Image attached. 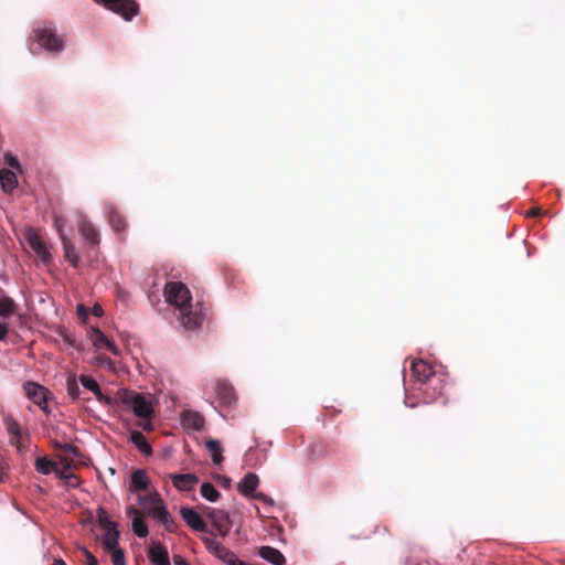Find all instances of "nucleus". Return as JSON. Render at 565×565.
I'll list each match as a JSON object with an SVG mask.
<instances>
[{
	"label": "nucleus",
	"instance_id": "6",
	"mask_svg": "<svg viewBox=\"0 0 565 565\" xmlns=\"http://www.w3.org/2000/svg\"><path fill=\"white\" fill-rule=\"evenodd\" d=\"M445 387V375L436 373L424 385L418 386V390L423 393L426 402L431 403L444 396Z\"/></svg>",
	"mask_w": 565,
	"mask_h": 565
},
{
	"label": "nucleus",
	"instance_id": "15",
	"mask_svg": "<svg viewBox=\"0 0 565 565\" xmlns=\"http://www.w3.org/2000/svg\"><path fill=\"white\" fill-rule=\"evenodd\" d=\"M127 515L132 516V531L138 537H146L149 533L148 526L140 513V511L135 508L134 505H130L127 509Z\"/></svg>",
	"mask_w": 565,
	"mask_h": 565
},
{
	"label": "nucleus",
	"instance_id": "26",
	"mask_svg": "<svg viewBox=\"0 0 565 565\" xmlns=\"http://www.w3.org/2000/svg\"><path fill=\"white\" fill-rule=\"evenodd\" d=\"M130 440L141 454L146 456H150L152 454V448L150 444L147 441L146 437L142 435V433L138 430L131 431Z\"/></svg>",
	"mask_w": 565,
	"mask_h": 565
},
{
	"label": "nucleus",
	"instance_id": "22",
	"mask_svg": "<svg viewBox=\"0 0 565 565\" xmlns=\"http://www.w3.org/2000/svg\"><path fill=\"white\" fill-rule=\"evenodd\" d=\"M182 424L184 427L201 430L204 427V418L198 412L186 411L182 414Z\"/></svg>",
	"mask_w": 565,
	"mask_h": 565
},
{
	"label": "nucleus",
	"instance_id": "3",
	"mask_svg": "<svg viewBox=\"0 0 565 565\" xmlns=\"http://www.w3.org/2000/svg\"><path fill=\"white\" fill-rule=\"evenodd\" d=\"M98 525L105 531L102 540V545L105 551L114 550L118 546L119 531L117 530V523L111 521L107 511L99 507L96 512Z\"/></svg>",
	"mask_w": 565,
	"mask_h": 565
},
{
	"label": "nucleus",
	"instance_id": "7",
	"mask_svg": "<svg viewBox=\"0 0 565 565\" xmlns=\"http://www.w3.org/2000/svg\"><path fill=\"white\" fill-rule=\"evenodd\" d=\"M205 514L211 520L212 525L215 527V530L222 537L228 535L232 527V521L230 514L226 511L214 508H207Z\"/></svg>",
	"mask_w": 565,
	"mask_h": 565
},
{
	"label": "nucleus",
	"instance_id": "25",
	"mask_svg": "<svg viewBox=\"0 0 565 565\" xmlns=\"http://www.w3.org/2000/svg\"><path fill=\"white\" fill-rule=\"evenodd\" d=\"M64 257L65 259L72 264L73 267H77L79 263V255L76 252V248L72 241L68 237H63L62 241Z\"/></svg>",
	"mask_w": 565,
	"mask_h": 565
},
{
	"label": "nucleus",
	"instance_id": "51",
	"mask_svg": "<svg viewBox=\"0 0 565 565\" xmlns=\"http://www.w3.org/2000/svg\"><path fill=\"white\" fill-rule=\"evenodd\" d=\"M102 312H103V309H102L99 306H95V307H94V313H95L96 316L102 315Z\"/></svg>",
	"mask_w": 565,
	"mask_h": 565
},
{
	"label": "nucleus",
	"instance_id": "8",
	"mask_svg": "<svg viewBox=\"0 0 565 565\" xmlns=\"http://www.w3.org/2000/svg\"><path fill=\"white\" fill-rule=\"evenodd\" d=\"M411 371L413 377L420 385H424L429 377L434 376L437 372L433 365L424 360H415L412 362Z\"/></svg>",
	"mask_w": 565,
	"mask_h": 565
},
{
	"label": "nucleus",
	"instance_id": "1",
	"mask_svg": "<svg viewBox=\"0 0 565 565\" xmlns=\"http://www.w3.org/2000/svg\"><path fill=\"white\" fill-rule=\"evenodd\" d=\"M164 296L169 303L178 310V319L188 330H194L201 327L207 308L200 301L195 306L191 305V292L181 281H170L166 284Z\"/></svg>",
	"mask_w": 565,
	"mask_h": 565
},
{
	"label": "nucleus",
	"instance_id": "12",
	"mask_svg": "<svg viewBox=\"0 0 565 565\" xmlns=\"http://www.w3.org/2000/svg\"><path fill=\"white\" fill-rule=\"evenodd\" d=\"M216 395L223 406H232L236 402L234 387L226 381H217Z\"/></svg>",
	"mask_w": 565,
	"mask_h": 565
},
{
	"label": "nucleus",
	"instance_id": "33",
	"mask_svg": "<svg viewBox=\"0 0 565 565\" xmlns=\"http://www.w3.org/2000/svg\"><path fill=\"white\" fill-rule=\"evenodd\" d=\"M35 468L42 475H50L51 472L56 471L57 466L54 461L43 457L36 459Z\"/></svg>",
	"mask_w": 565,
	"mask_h": 565
},
{
	"label": "nucleus",
	"instance_id": "18",
	"mask_svg": "<svg viewBox=\"0 0 565 565\" xmlns=\"http://www.w3.org/2000/svg\"><path fill=\"white\" fill-rule=\"evenodd\" d=\"M79 233L90 246H97L99 244V233L94 225L87 220L79 222Z\"/></svg>",
	"mask_w": 565,
	"mask_h": 565
},
{
	"label": "nucleus",
	"instance_id": "20",
	"mask_svg": "<svg viewBox=\"0 0 565 565\" xmlns=\"http://www.w3.org/2000/svg\"><path fill=\"white\" fill-rule=\"evenodd\" d=\"M149 483L150 480L147 472L142 469H138L131 475L129 488L131 491H145L147 490Z\"/></svg>",
	"mask_w": 565,
	"mask_h": 565
},
{
	"label": "nucleus",
	"instance_id": "29",
	"mask_svg": "<svg viewBox=\"0 0 565 565\" xmlns=\"http://www.w3.org/2000/svg\"><path fill=\"white\" fill-rule=\"evenodd\" d=\"M202 542L204 543L206 550L211 554L216 556L218 559L221 558V556L224 555V553L227 550V547H225L221 542H217L214 539L209 537V536L202 537Z\"/></svg>",
	"mask_w": 565,
	"mask_h": 565
},
{
	"label": "nucleus",
	"instance_id": "24",
	"mask_svg": "<svg viewBox=\"0 0 565 565\" xmlns=\"http://www.w3.org/2000/svg\"><path fill=\"white\" fill-rule=\"evenodd\" d=\"M108 222L116 233L125 232L127 228L126 218L114 206L108 209Z\"/></svg>",
	"mask_w": 565,
	"mask_h": 565
},
{
	"label": "nucleus",
	"instance_id": "2",
	"mask_svg": "<svg viewBox=\"0 0 565 565\" xmlns=\"http://www.w3.org/2000/svg\"><path fill=\"white\" fill-rule=\"evenodd\" d=\"M117 398L122 405L129 407L140 419H147L153 415L151 402L140 393L126 388L119 390Z\"/></svg>",
	"mask_w": 565,
	"mask_h": 565
},
{
	"label": "nucleus",
	"instance_id": "19",
	"mask_svg": "<svg viewBox=\"0 0 565 565\" xmlns=\"http://www.w3.org/2000/svg\"><path fill=\"white\" fill-rule=\"evenodd\" d=\"M258 554L263 559L274 565H284L286 562V558L282 555V553L279 550L271 546H262L259 548Z\"/></svg>",
	"mask_w": 565,
	"mask_h": 565
},
{
	"label": "nucleus",
	"instance_id": "45",
	"mask_svg": "<svg viewBox=\"0 0 565 565\" xmlns=\"http://www.w3.org/2000/svg\"><path fill=\"white\" fill-rule=\"evenodd\" d=\"M173 563H174V565H190L188 563V561L184 557H182L181 555H174Z\"/></svg>",
	"mask_w": 565,
	"mask_h": 565
},
{
	"label": "nucleus",
	"instance_id": "38",
	"mask_svg": "<svg viewBox=\"0 0 565 565\" xmlns=\"http://www.w3.org/2000/svg\"><path fill=\"white\" fill-rule=\"evenodd\" d=\"M111 555V562L114 565H126V557L124 551L116 546L114 550H107Z\"/></svg>",
	"mask_w": 565,
	"mask_h": 565
},
{
	"label": "nucleus",
	"instance_id": "40",
	"mask_svg": "<svg viewBox=\"0 0 565 565\" xmlns=\"http://www.w3.org/2000/svg\"><path fill=\"white\" fill-rule=\"evenodd\" d=\"M226 565H246L245 562L241 561L234 552L231 550H226L223 556L220 558Z\"/></svg>",
	"mask_w": 565,
	"mask_h": 565
},
{
	"label": "nucleus",
	"instance_id": "32",
	"mask_svg": "<svg viewBox=\"0 0 565 565\" xmlns=\"http://www.w3.org/2000/svg\"><path fill=\"white\" fill-rule=\"evenodd\" d=\"M17 303L14 300L10 297H2L0 298V317L8 318L15 313L17 311Z\"/></svg>",
	"mask_w": 565,
	"mask_h": 565
},
{
	"label": "nucleus",
	"instance_id": "31",
	"mask_svg": "<svg viewBox=\"0 0 565 565\" xmlns=\"http://www.w3.org/2000/svg\"><path fill=\"white\" fill-rule=\"evenodd\" d=\"M205 446L211 454L212 461L215 465H220L223 461V456H222L223 449H222L220 441L215 440V439H209L205 443Z\"/></svg>",
	"mask_w": 565,
	"mask_h": 565
},
{
	"label": "nucleus",
	"instance_id": "27",
	"mask_svg": "<svg viewBox=\"0 0 565 565\" xmlns=\"http://www.w3.org/2000/svg\"><path fill=\"white\" fill-rule=\"evenodd\" d=\"M29 244L31 246V248L44 260L46 262L51 255L47 250V248L45 247L44 243L41 241V238L35 235V234H32L29 236Z\"/></svg>",
	"mask_w": 565,
	"mask_h": 565
},
{
	"label": "nucleus",
	"instance_id": "53",
	"mask_svg": "<svg viewBox=\"0 0 565 565\" xmlns=\"http://www.w3.org/2000/svg\"><path fill=\"white\" fill-rule=\"evenodd\" d=\"M92 522H93V516L90 515L88 520L83 522V524L87 525V524H92Z\"/></svg>",
	"mask_w": 565,
	"mask_h": 565
},
{
	"label": "nucleus",
	"instance_id": "17",
	"mask_svg": "<svg viewBox=\"0 0 565 565\" xmlns=\"http://www.w3.org/2000/svg\"><path fill=\"white\" fill-rule=\"evenodd\" d=\"M173 486L180 491H190L199 482V478L194 473L171 475Z\"/></svg>",
	"mask_w": 565,
	"mask_h": 565
},
{
	"label": "nucleus",
	"instance_id": "23",
	"mask_svg": "<svg viewBox=\"0 0 565 565\" xmlns=\"http://www.w3.org/2000/svg\"><path fill=\"white\" fill-rule=\"evenodd\" d=\"M258 476L253 472H248L244 476L243 480L238 483L237 488L243 495H250L258 487Z\"/></svg>",
	"mask_w": 565,
	"mask_h": 565
},
{
	"label": "nucleus",
	"instance_id": "11",
	"mask_svg": "<svg viewBox=\"0 0 565 565\" xmlns=\"http://www.w3.org/2000/svg\"><path fill=\"white\" fill-rule=\"evenodd\" d=\"M24 391L34 404L44 409L47 399V390L45 387L34 382H28L24 384Z\"/></svg>",
	"mask_w": 565,
	"mask_h": 565
},
{
	"label": "nucleus",
	"instance_id": "9",
	"mask_svg": "<svg viewBox=\"0 0 565 565\" xmlns=\"http://www.w3.org/2000/svg\"><path fill=\"white\" fill-rule=\"evenodd\" d=\"M146 513L152 516L153 519L158 520L166 527L167 531L173 532L175 530V522L168 512L162 500L160 503L154 504V507L149 508Z\"/></svg>",
	"mask_w": 565,
	"mask_h": 565
},
{
	"label": "nucleus",
	"instance_id": "39",
	"mask_svg": "<svg viewBox=\"0 0 565 565\" xmlns=\"http://www.w3.org/2000/svg\"><path fill=\"white\" fill-rule=\"evenodd\" d=\"M67 394L74 401L79 398L81 390L75 377H68L67 380Z\"/></svg>",
	"mask_w": 565,
	"mask_h": 565
},
{
	"label": "nucleus",
	"instance_id": "28",
	"mask_svg": "<svg viewBox=\"0 0 565 565\" xmlns=\"http://www.w3.org/2000/svg\"><path fill=\"white\" fill-rule=\"evenodd\" d=\"M202 542L204 543L206 550L211 554L216 556L218 559L221 558V556L224 555V553L227 550V547H225L221 542H217L214 539L209 537V536L202 537Z\"/></svg>",
	"mask_w": 565,
	"mask_h": 565
},
{
	"label": "nucleus",
	"instance_id": "30",
	"mask_svg": "<svg viewBox=\"0 0 565 565\" xmlns=\"http://www.w3.org/2000/svg\"><path fill=\"white\" fill-rule=\"evenodd\" d=\"M202 542L204 543L206 550L211 554L216 556L218 559L221 558V556L224 555V553L227 550V547H225L221 542H217L214 539L209 537V536L202 537Z\"/></svg>",
	"mask_w": 565,
	"mask_h": 565
},
{
	"label": "nucleus",
	"instance_id": "4",
	"mask_svg": "<svg viewBox=\"0 0 565 565\" xmlns=\"http://www.w3.org/2000/svg\"><path fill=\"white\" fill-rule=\"evenodd\" d=\"M35 41L40 47L51 52L60 53L65 47V40L52 28L43 26L34 30Z\"/></svg>",
	"mask_w": 565,
	"mask_h": 565
},
{
	"label": "nucleus",
	"instance_id": "13",
	"mask_svg": "<svg viewBox=\"0 0 565 565\" xmlns=\"http://www.w3.org/2000/svg\"><path fill=\"white\" fill-rule=\"evenodd\" d=\"M90 340L96 349H106L115 355L119 354L117 345L110 341L99 329L92 328Z\"/></svg>",
	"mask_w": 565,
	"mask_h": 565
},
{
	"label": "nucleus",
	"instance_id": "44",
	"mask_svg": "<svg viewBox=\"0 0 565 565\" xmlns=\"http://www.w3.org/2000/svg\"><path fill=\"white\" fill-rule=\"evenodd\" d=\"M139 426L146 430V431H150L153 429V425L151 423V417H148L147 419H141Z\"/></svg>",
	"mask_w": 565,
	"mask_h": 565
},
{
	"label": "nucleus",
	"instance_id": "5",
	"mask_svg": "<svg viewBox=\"0 0 565 565\" xmlns=\"http://www.w3.org/2000/svg\"><path fill=\"white\" fill-rule=\"evenodd\" d=\"M103 4L106 9L121 15L125 20L130 21L138 14L139 6L135 0H95Z\"/></svg>",
	"mask_w": 565,
	"mask_h": 565
},
{
	"label": "nucleus",
	"instance_id": "21",
	"mask_svg": "<svg viewBox=\"0 0 565 565\" xmlns=\"http://www.w3.org/2000/svg\"><path fill=\"white\" fill-rule=\"evenodd\" d=\"M0 183L3 192L12 193L13 190L18 186V178L17 174L10 169H1L0 170Z\"/></svg>",
	"mask_w": 565,
	"mask_h": 565
},
{
	"label": "nucleus",
	"instance_id": "37",
	"mask_svg": "<svg viewBox=\"0 0 565 565\" xmlns=\"http://www.w3.org/2000/svg\"><path fill=\"white\" fill-rule=\"evenodd\" d=\"M54 446H55L56 449H58V450H61V451H63L65 454H71V455H73L74 457H77V458L81 457L79 448L76 447L73 444H67V443L61 444V443L56 441L54 444Z\"/></svg>",
	"mask_w": 565,
	"mask_h": 565
},
{
	"label": "nucleus",
	"instance_id": "50",
	"mask_svg": "<svg viewBox=\"0 0 565 565\" xmlns=\"http://www.w3.org/2000/svg\"><path fill=\"white\" fill-rule=\"evenodd\" d=\"M221 479H222V486L225 488H228L231 484V480L226 477H221Z\"/></svg>",
	"mask_w": 565,
	"mask_h": 565
},
{
	"label": "nucleus",
	"instance_id": "10",
	"mask_svg": "<svg viewBox=\"0 0 565 565\" xmlns=\"http://www.w3.org/2000/svg\"><path fill=\"white\" fill-rule=\"evenodd\" d=\"M180 514L186 525L192 530L196 532H209L206 522L194 509L188 507L181 508Z\"/></svg>",
	"mask_w": 565,
	"mask_h": 565
},
{
	"label": "nucleus",
	"instance_id": "35",
	"mask_svg": "<svg viewBox=\"0 0 565 565\" xmlns=\"http://www.w3.org/2000/svg\"><path fill=\"white\" fill-rule=\"evenodd\" d=\"M4 425L8 434L12 439H18L21 437V428L19 423L11 416L4 418Z\"/></svg>",
	"mask_w": 565,
	"mask_h": 565
},
{
	"label": "nucleus",
	"instance_id": "42",
	"mask_svg": "<svg viewBox=\"0 0 565 565\" xmlns=\"http://www.w3.org/2000/svg\"><path fill=\"white\" fill-rule=\"evenodd\" d=\"M86 565H99L97 558L85 547L82 548Z\"/></svg>",
	"mask_w": 565,
	"mask_h": 565
},
{
	"label": "nucleus",
	"instance_id": "49",
	"mask_svg": "<svg viewBox=\"0 0 565 565\" xmlns=\"http://www.w3.org/2000/svg\"><path fill=\"white\" fill-rule=\"evenodd\" d=\"M254 498L258 499L260 501H264V502H268L269 501L268 498L264 493H256V494H254Z\"/></svg>",
	"mask_w": 565,
	"mask_h": 565
},
{
	"label": "nucleus",
	"instance_id": "41",
	"mask_svg": "<svg viewBox=\"0 0 565 565\" xmlns=\"http://www.w3.org/2000/svg\"><path fill=\"white\" fill-rule=\"evenodd\" d=\"M54 223H55V227L58 233V236H60L61 241H63V237H67L64 233L65 221L62 217H55Z\"/></svg>",
	"mask_w": 565,
	"mask_h": 565
},
{
	"label": "nucleus",
	"instance_id": "54",
	"mask_svg": "<svg viewBox=\"0 0 565 565\" xmlns=\"http://www.w3.org/2000/svg\"><path fill=\"white\" fill-rule=\"evenodd\" d=\"M562 565H565V562Z\"/></svg>",
	"mask_w": 565,
	"mask_h": 565
},
{
	"label": "nucleus",
	"instance_id": "34",
	"mask_svg": "<svg viewBox=\"0 0 565 565\" xmlns=\"http://www.w3.org/2000/svg\"><path fill=\"white\" fill-rule=\"evenodd\" d=\"M201 494L204 499L210 502H216L220 499V492L215 489V487L210 482H204L201 486Z\"/></svg>",
	"mask_w": 565,
	"mask_h": 565
},
{
	"label": "nucleus",
	"instance_id": "43",
	"mask_svg": "<svg viewBox=\"0 0 565 565\" xmlns=\"http://www.w3.org/2000/svg\"><path fill=\"white\" fill-rule=\"evenodd\" d=\"M8 472V463L6 459L0 455V482H2Z\"/></svg>",
	"mask_w": 565,
	"mask_h": 565
},
{
	"label": "nucleus",
	"instance_id": "48",
	"mask_svg": "<svg viewBox=\"0 0 565 565\" xmlns=\"http://www.w3.org/2000/svg\"><path fill=\"white\" fill-rule=\"evenodd\" d=\"M9 164H10V167H12L13 169H17V170H20V169H21V166H20V163H19L18 159H17V158H14V157H11V158L9 159Z\"/></svg>",
	"mask_w": 565,
	"mask_h": 565
},
{
	"label": "nucleus",
	"instance_id": "46",
	"mask_svg": "<svg viewBox=\"0 0 565 565\" xmlns=\"http://www.w3.org/2000/svg\"><path fill=\"white\" fill-rule=\"evenodd\" d=\"M8 334V327L6 323L0 322V340H4Z\"/></svg>",
	"mask_w": 565,
	"mask_h": 565
},
{
	"label": "nucleus",
	"instance_id": "36",
	"mask_svg": "<svg viewBox=\"0 0 565 565\" xmlns=\"http://www.w3.org/2000/svg\"><path fill=\"white\" fill-rule=\"evenodd\" d=\"M161 500L162 499L160 498L159 493L153 492V493H149L143 497H140V504L142 507L143 511L147 512L149 508H152V507H154V504L160 503Z\"/></svg>",
	"mask_w": 565,
	"mask_h": 565
},
{
	"label": "nucleus",
	"instance_id": "14",
	"mask_svg": "<svg viewBox=\"0 0 565 565\" xmlns=\"http://www.w3.org/2000/svg\"><path fill=\"white\" fill-rule=\"evenodd\" d=\"M79 382L85 388L89 390L95 394L98 402L107 406H110L113 404L111 397L103 394L99 384L92 376L83 374L79 376Z\"/></svg>",
	"mask_w": 565,
	"mask_h": 565
},
{
	"label": "nucleus",
	"instance_id": "16",
	"mask_svg": "<svg viewBox=\"0 0 565 565\" xmlns=\"http://www.w3.org/2000/svg\"><path fill=\"white\" fill-rule=\"evenodd\" d=\"M149 558L154 565H171L168 551L160 542L151 543L149 548Z\"/></svg>",
	"mask_w": 565,
	"mask_h": 565
},
{
	"label": "nucleus",
	"instance_id": "52",
	"mask_svg": "<svg viewBox=\"0 0 565 565\" xmlns=\"http://www.w3.org/2000/svg\"><path fill=\"white\" fill-rule=\"evenodd\" d=\"M52 565H66V563L63 559L57 558V559H54Z\"/></svg>",
	"mask_w": 565,
	"mask_h": 565
},
{
	"label": "nucleus",
	"instance_id": "47",
	"mask_svg": "<svg viewBox=\"0 0 565 565\" xmlns=\"http://www.w3.org/2000/svg\"><path fill=\"white\" fill-rule=\"evenodd\" d=\"M540 214H541L540 207H533L526 212V216H529V217H535V216H539Z\"/></svg>",
	"mask_w": 565,
	"mask_h": 565
}]
</instances>
